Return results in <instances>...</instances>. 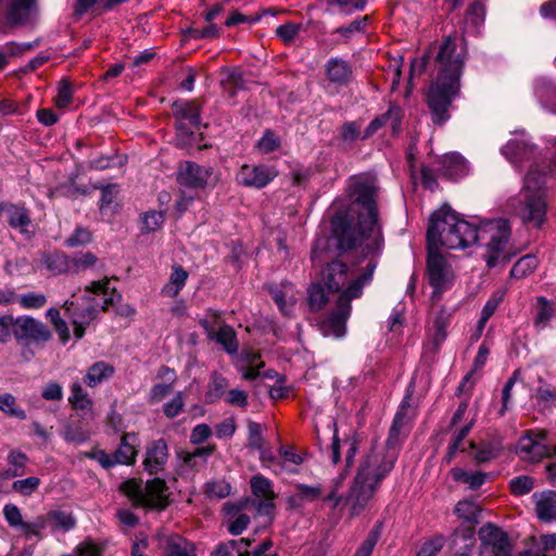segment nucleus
<instances>
[{"label":"nucleus","mask_w":556,"mask_h":556,"mask_svg":"<svg viewBox=\"0 0 556 556\" xmlns=\"http://www.w3.org/2000/svg\"><path fill=\"white\" fill-rule=\"evenodd\" d=\"M270 292L279 309L286 315L290 314L296 301L293 286L289 282H283L280 287L271 288Z\"/></svg>","instance_id":"29"},{"label":"nucleus","mask_w":556,"mask_h":556,"mask_svg":"<svg viewBox=\"0 0 556 556\" xmlns=\"http://www.w3.org/2000/svg\"><path fill=\"white\" fill-rule=\"evenodd\" d=\"M187 279L188 273L181 266H173L169 280L163 287L162 294L169 298L177 296L180 290L185 287Z\"/></svg>","instance_id":"34"},{"label":"nucleus","mask_w":556,"mask_h":556,"mask_svg":"<svg viewBox=\"0 0 556 556\" xmlns=\"http://www.w3.org/2000/svg\"><path fill=\"white\" fill-rule=\"evenodd\" d=\"M157 544L165 556H195V547L179 534L160 531L156 534Z\"/></svg>","instance_id":"18"},{"label":"nucleus","mask_w":556,"mask_h":556,"mask_svg":"<svg viewBox=\"0 0 556 556\" xmlns=\"http://www.w3.org/2000/svg\"><path fill=\"white\" fill-rule=\"evenodd\" d=\"M173 113L179 119L177 125L179 137L192 136V131H189L186 126V122H189L193 127L200 125V106L194 101H176L173 103Z\"/></svg>","instance_id":"17"},{"label":"nucleus","mask_w":556,"mask_h":556,"mask_svg":"<svg viewBox=\"0 0 556 556\" xmlns=\"http://www.w3.org/2000/svg\"><path fill=\"white\" fill-rule=\"evenodd\" d=\"M300 30L301 25L287 23L277 27L276 34L285 43H290L295 39Z\"/></svg>","instance_id":"61"},{"label":"nucleus","mask_w":556,"mask_h":556,"mask_svg":"<svg viewBox=\"0 0 556 556\" xmlns=\"http://www.w3.org/2000/svg\"><path fill=\"white\" fill-rule=\"evenodd\" d=\"M47 296L43 293L28 292L18 295L15 303L24 309H39L47 304Z\"/></svg>","instance_id":"45"},{"label":"nucleus","mask_w":556,"mask_h":556,"mask_svg":"<svg viewBox=\"0 0 556 556\" xmlns=\"http://www.w3.org/2000/svg\"><path fill=\"white\" fill-rule=\"evenodd\" d=\"M184 405H185V403H184L182 393L178 392L169 402H167L164 405L163 410H164L165 416L168 418H174V417L178 416L182 412Z\"/></svg>","instance_id":"63"},{"label":"nucleus","mask_w":556,"mask_h":556,"mask_svg":"<svg viewBox=\"0 0 556 556\" xmlns=\"http://www.w3.org/2000/svg\"><path fill=\"white\" fill-rule=\"evenodd\" d=\"M413 415L409 396H405L390 428L387 451L372 450L362 459L357 475L346 496V503L354 514H357L367 505L379 483L392 470L397 458L399 445L407 434L406 428Z\"/></svg>","instance_id":"3"},{"label":"nucleus","mask_w":556,"mask_h":556,"mask_svg":"<svg viewBox=\"0 0 556 556\" xmlns=\"http://www.w3.org/2000/svg\"><path fill=\"white\" fill-rule=\"evenodd\" d=\"M121 489L139 507L163 509L167 504L165 483L160 479L144 485L140 481L128 480L122 483Z\"/></svg>","instance_id":"6"},{"label":"nucleus","mask_w":556,"mask_h":556,"mask_svg":"<svg viewBox=\"0 0 556 556\" xmlns=\"http://www.w3.org/2000/svg\"><path fill=\"white\" fill-rule=\"evenodd\" d=\"M534 93L544 108L554 110L556 87L549 80L545 78L538 79L534 85Z\"/></svg>","instance_id":"35"},{"label":"nucleus","mask_w":556,"mask_h":556,"mask_svg":"<svg viewBox=\"0 0 556 556\" xmlns=\"http://www.w3.org/2000/svg\"><path fill=\"white\" fill-rule=\"evenodd\" d=\"M326 303L324 289L318 285H313L308 289V304L313 311H319Z\"/></svg>","instance_id":"59"},{"label":"nucleus","mask_w":556,"mask_h":556,"mask_svg":"<svg viewBox=\"0 0 556 556\" xmlns=\"http://www.w3.org/2000/svg\"><path fill=\"white\" fill-rule=\"evenodd\" d=\"M532 500L535 504L536 516L540 520L548 522L556 519L555 491L534 493Z\"/></svg>","instance_id":"23"},{"label":"nucleus","mask_w":556,"mask_h":556,"mask_svg":"<svg viewBox=\"0 0 556 556\" xmlns=\"http://www.w3.org/2000/svg\"><path fill=\"white\" fill-rule=\"evenodd\" d=\"M242 377L247 380H253L261 376V367L263 363L260 361V355L254 352H247L242 358Z\"/></svg>","instance_id":"38"},{"label":"nucleus","mask_w":556,"mask_h":556,"mask_svg":"<svg viewBox=\"0 0 556 556\" xmlns=\"http://www.w3.org/2000/svg\"><path fill=\"white\" fill-rule=\"evenodd\" d=\"M164 223V215L162 212H148L142 216V231L152 232L162 227Z\"/></svg>","instance_id":"51"},{"label":"nucleus","mask_w":556,"mask_h":556,"mask_svg":"<svg viewBox=\"0 0 556 556\" xmlns=\"http://www.w3.org/2000/svg\"><path fill=\"white\" fill-rule=\"evenodd\" d=\"M453 312L446 308L435 311L429 321L427 330V350L437 352L447 338V327L452 320Z\"/></svg>","instance_id":"13"},{"label":"nucleus","mask_w":556,"mask_h":556,"mask_svg":"<svg viewBox=\"0 0 556 556\" xmlns=\"http://www.w3.org/2000/svg\"><path fill=\"white\" fill-rule=\"evenodd\" d=\"M253 539L242 538L240 540H229L220 543L212 556H250L248 547L253 543Z\"/></svg>","instance_id":"28"},{"label":"nucleus","mask_w":556,"mask_h":556,"mask_svg":"<svg viewBox=\"0 0 556 556\" xmlns=\"http://www.w3.org/2000/svg\"><path fill=\"white\" fill-rule=\"evenodd\" d=\"M251 489L255 498H247L245 507L256 509L260 515H270L275 505V493L268 479L256 476L251 480Z\"/></svg>","instance_id":"12"},{"label":"nucleus","mask_w":556,"mask_h":556,"mask_svg":"<svg viewBox=\"0 0 556 556\" xmlns=\"http://www.w3.org/2000/svg\"><path fill=\"white\" fill-rule=\"evenodd\" d=\"M380 526H376L374 529H371L366 540L362 543L353 556H370L380 538Z\"/></svg>","instance_id":"49"},{"label":"nucleus","mask_w":556,"mask_h":556,"mask_svg":"<svg viewBox=\"0 0 556 556\" xmlns=\"http://www.w3.org/2000/svg\"><path fill=\"white\" fill-rule=\"evenodd\" d=\"M1 213H5L9 225L18 230L21 233L29 235V227L31 225L28 212L23 206H17L10 203L0 204Z\"/></svg>","instance_id":"22"},{"label":"nucleus","mask_w":556,"mask_h":556,"mask_svg":"<svg viewBox=\"0 0 556 556\" xmlns=\"http://www.w3.org/2000/svg\"><path fill=\"white\" fill-rule=\"evenodd\" d=\"M27 463V456L17 451H12L8 455V469L3 472L2 478L9 479V478H15L21 477L25 472V466Z\"/></svg>","instance_id":"37"},{"label":"nucleus","mask_w":556,"mask_h":556,"mask_svg":"<svg viewBox=\"0 0 556 556\" xmlns=\"http://www.w3.org/2000/svg\"><path fill=\"white\" fill-rule=\"evenodd\" d=\"M40 485V479L37 477H28L26 479L16 480L12 484V490L24 496L31 495Z\"/></svg>","instance_id":"50"},{"label":"nucleus","mask_w":556,"mask_h":556,"mask_svg":"<svg viewBox=\"0 0 556 556\" xmlns=\"http://www.w3.org/2000/svg\"><path fill=\"white\" fill-rule=\"evenodd\" d=\"M64 308L66 313L72 317V321L74 325V333L77 339H80L85 334V327L91 320L94 319L96 314L98 312L94 305L88 306L81 314H72V308L74 307V302L66 301L64 303Z\"/></svg>","instance_id":"27"},{"label":"nucleus","mask_w":556,"mask_h":556,"mask_svg":"<svg viewBox=\"0 0 556 556\" xmlns=\"http://www.w3.org/2000/svg\"><path fill=\"white\" fill-rule=\"evenodd\" d=\"M62 438L68 443L80 444L88 439V434L81 427L68 424L62 430Z\"/></svg>","instance_id":"54"},{"label":"nucleus","mask_w":556,"mask_h":556,"mask_svg":"<svg viewBox=\"0 0 556 556\" xmlns=\"http://www.w3.org/2000/svg\"><path fill=\"white\" fill-rule=\"evenodd\" d=\"M376 179L369 176L357 177L350 186L353 205L357 210V224L346 213L339 212L332 218L333 237L340 251L356 247L366 250V255L348 267L341 262H332L323 273V280L331 292H341L334 312L321 323L325 337L341 338L345 334V323L351 314V301L363 294V288L372 280L377 261L370 254L382 245V236L377 220L375 195Z\"/></svg>","instance_id":"1"},{"label":"nucleus","mask_w":556,"mask_h":556,"mask_svg":"<svg viewBox=\"0 0 556 556\" xmlns=\"http://www.w3.org/2000/svg\"><path fill=\"white\" fill-rule=\"evenodd\" d=\"M280 146L279 138L270 130L265 131L257 142V148L263 153H269L278 149Z\"/></svg>","instance_id":"62"},{"label":"nucleus","mask_w":556,"mask_h":556,"mask_svg":"<svg viewBox=\"0 0 556 556\" xmlns=\"http://www.w3.org/2000/svg\"><path fill=\"white\" fill-rule=\"evenodd\" d=\"M3 516L11 528L20 530L26 536L38 535L47 522L45 517H38L34 522L24 521L20 508L11 503L4 505Z\"/></svg>","instance_id":"16"},{"label":"nucleus","mask_w":556,"mask_h":556,"mask_svg":"<svg viewBox=\"0 0 556 556\" xmlns=\"http://www.w3.org/2000/svg\"><path fill=\"white\" fill-rule=\"evenodd\" d=\"M13 334L16 340L26 343L48 342L52 337L50 329L45 323L29 315L15 318Z\"/></svg>","instance_id":"9"},{"label":"nucleus","mask_w":556,"mask_h":556,"mask_svg":"<svg viewBox=\"0 0 556 556\" xmlns=\"http://www.w3.org/2000/svg\"><path fill=\"white\" fill-rule=\"evenodd\" d=\"M91 241V233L88 229L78 227L75 231L65 240V245L68 248L83 247Z\"/></svg>","instance_id":"56"},{"label":"nucleus","mask_w":556,"mask_h":556,"mask_svg":"<svg viewBox=\"0 0 556 556\" xmlns=\"http://www.w3.org/2000/svg\"><path fill=\"white\" fill-rule=\"evenodd\" d=\"M466 49L463 40L448 36L437 55L439 75L428 92V105L435 124H443L450 117L447 110L459 91V78L464 66Z\"/></svg>","instance_id":"4"},{"label":"nucleus","mask_w":556,"mask_h":556,"mask_svg":"<svg viewBox=\"0 0 556 556\" xmlns=\"http://www.w3.org/2000/svg\"><path fill=\"white\" fill-rule=\"evenodd\" d=\"M455 514L468 522L477 523L480 507L472 501H460L455 507Z\"/></svg>","instance_id":"44"},{"label":"nucleus","mask_w":556,"mask_h":556,"mask_svg":"<svg viewBox=\"0 0 556 556\" xmlns=\"http://www.w3.org/2000/svg\"><path fill=\"white\" fill-rule=\"evenodd\" d=\"M510 227L506 219L486 222L479 227L460 218L448 206H442L430 218L428 244L447 249H465L476 242L484 247L488 267L504 266L515 255L508 244Z\"/></svg>","instance_id":"2"},{"label":"nucleus","mask_w":556,"mask_h":556,"mask_svg":"<svg viewBox=\"0 0 556 556\" xmlns=\"http://www.w3.org/2000/svg\"><path fill=\"white\" fill-rule=\"evenodd\" d=\"M367 16L352 21L348 26L339 27L336 33L342 35L344 38L350 39L356 34H362L367 25Z\"/></svg>","instance_id":"52"},{"label":"nucleus","mask_w":556,"mask_h":556,"mask_svg":"<svg viewBox=\"0 0 556 556\" xmlns=\"http://www.w3.org/2000/svg\"><path fill=\"white\" fill-rule=\"evenodd\" d=\"M113 372V366L105 362H97L88 368L85 382L88 387L94 388L111 378Z\"/></svg>","instance_id":"32"},{"label":"nucleus","mask_w":556,"mask_h":556,"mask_svg":"<svg viewBox=\"0 0 556 556\" xmlns=\"http://www.w3.org/2000/svg\"><path fill=\"white\" fill-rule=\"evenodd\" d=\"M479 556H511V543L505 531L493 523L483 525L478 531Z\"/></svg>","instance_id":"8"},{"label":"nucleus","mask_w":556,"mask_h":556,"mask_svg":"<svg viewBox=\"0 0 556 556\" xmlns=\"http://www.w3.org/2000/svg\"><path fill=\"white\" fill-rule=\"evenodd\" d=\"M443 176L458 178L467 174L468 166L466 160L458 153H447L442 157L439 168Z\"/></svg>","instance_id":"26"},{"label":"nucleus","mask_w":556,"mask_h":556,"mask_svg":"<svg viewBox=\"0 0 556 556\" xmlns=\"http://www.w3.org/2000/svg\"><path fill=\"white\" fill-rule=\"evenodd\" d=\"M0 410L20 420H24L26 418L25 410L16 405L15 397L10 393L0 395Z\"/></svg>","instance_id":"46"},{"label":"nucleus","mask_w":556,"mask_h":556,"mask_svg":"<svg viewBox=\"0 0 556 556\" xmlns=\"http://www.w3.org/2000/svg\"><path fill=\"white\" fill-rule=\"evenodd\" d=\"M555 307L552 303H549L544 298H539L536 306L535 327H546L549 320L555 316Z\"/></svg>","instance_id":"42"},{"label":"nucleus","mask_w":556,"mask_h":556,"mask_svg":"<svg viewBox=\"0 0 556 556\" xmlns=\"http://www.w3.org/2000/svg\"><path fill=\"white\" fill-rule=\"evenodd\" d=\"M177 181L181 186L198 189L215 182L216 176L214 175L212 167H205L197 163L186 161L178 167Z\"/></svg>","instance_id":"11"},{"label":"nucleus","mask_w":556,"mask_h":556,"mask_svg":"<svg viewBox=\"0 0 556 556\" xmlns=\"http://www.w3.org/2000/svg\"><path fill=\"white\" fill-rule=\"evenodd\" d=\"M48 520L54 529L62 530L64 532L74 529L76 526V519L74 516L71 513L62 510L50 511L48 514Z\"/></svg>","instance_id":"40"},{"label":"nucleus","mask_w":556,"mask_h":556,"mask_svg":"<svg viewBox=\"0 0 556 556\" xmlns=\"http://www.w3.org/2000/svg\"><path fill=\"white\" fill-rule=\"evenodd\" d=\"M402 109L396 104H390L389 110L370 122L363 131V139L371 137L383 125H390L393 132H397L402 121Z\"/></svg>","instance_id":"20"},{"label":"nucleus","mask_w":556,"mask_h":556,"mask_svg":"<svg viewBox=\"0 0 556 556\" xmlns=\"http://www.w3.org/2000/svg\"><path fill=\"white\" fill-rule=\"evenodd\" d=\"M72 87L67 79H62L58 86V94L55 98V105L59 109L66 108L72 101Z\"/></svg>","instance_id":"57"},{"label":"nucleus","mask_w":556,"mask_h":556,"mask_svg":"<svg viewBox=\"0 0 556 556\" xmlns=\"http://www.w3.org/2000/svg\"><path fill=\"white\" fill-rule=\"evenodd\" d=\"M224 509L226 513L227 530L232 535L241 534L248 528L251 516L258 515L256 509L245 507V501L233 504L226 503Z\"/></svg>","instance_id":"14"},{"label":"nucleus","mask_w":556,"mask_h":556,"mask_svg":"<svg viewBox=\"0 0 556 556\" xmlns=\"http://www.w3.org/2000/svg\"><path fill=\"white\" fill-rule=\"evenodd\" d=\"M138 438L135 433H127L123 435L122 442L114 453L117 464L130 465L134 463L137 455Z\"/></svg>","instance_id":"30"},{"label":"nucleus","mask_w":556,"mask_h":556,"mask_svg":"<svg viewBox=\"0 0 556 556\" xmlns=\"http://www.w3.org/2000/svg\"><path fill=\"white\" fill-rule=\"evenodd\" d=\"M510 490L515 495H525L532 491L534 483L528 476H519L510 480Z\"/></svg>","instance_id":"55"},{"label":"nucleus","mask_w":556,"mask_h":556,"mask_svg":"<svg viewBox=\"0 0 556 556\" xmlns=\"http://www.w3.org/2000/svg\"><path fill=\"white\" fill-rule=\"evenodd\" d=\"M330 5H336L344 14H351L357 10L364 9L367 0H329Z\"/></svg>","instance_id":"58"},{"label":"nucleus","mask_w":556,"mask_h":556,"mask_svg":"<svg viewBox=\"0 0 556 556\" xmlns=\"http://www.w3.org/2000/svg\"><path fill=\"white\" fill-rule=\"evenodd\" d=\"M538 266V260L533 255H526L519 258L510 270V276L517 279L526 277Z\"/></svg>","instance_id":"43"},{"label":"nucleus","mask_w":556,"mask_h":556,"mask_svg":"<svg viewBox=\"0 0 556 556\" xmlns=\"http://www.w3.org/2000/svg\"><path fill=\"white\" fill-rule=\"evenodd\" d=\"M216 341L224 346V349L232 354L238 351V342L236 339L235 330L227 325L222 326L214 336Z\"/></svg>","instance_id":"41"},{"label":"nucleus","mask_w":556,"mask_h":556,"mask_svg":"<svg viewBox=\"0 0 556 556\" xmlns=\"http://www.w3.org/2000/svg\"><path fill=\"white\" fill-rule=\"evenodd\" d=\"M35 9L36 0H12L8 12V21L12 24L25 23Z\"/></svg>","instance_id":"31"},{"label":"nucleus","mask_w":556,"mask_h":556,"mask_svg":"<svg viewBox=\"0 0 556 556\" xmlns=\"http://www.w3.org/2000/svg\"><path fill=\"white\" fill-rule=\"evenodd\" d=\"M484 20V8L481 3H472L466 14L465 30L467 33H477Z\"/></svg>","instance_id":"39"},{"label":"nucleus","mask_w":556,"mask_h":556,"mask_svg":"<svg viewBox=\"0 0 556 556\" xmlns=\"http://www.w3.org/2000/svg\"><path fill=\"white\" fill-rule=\"evenodd\" d=\"M222 75V83L225 85V88L232 89L230 90L231 96L235 94V89L243 88V77L239 70L225 68L223 70Z\"/></svg>","instance_id":"48"},{"label":"nucleus","mask_w":556,"mask_h":556,"mask_svg":"<svg viewBox=\"0 0 556 556\" xmlns=\"http://www.w3.org/2000/svg\"><path fill=\"white\" fill-rule=\"evenodd\" d=\"M532 151L533 147L525 131H516L515 138L502 148V154L511 163L527 160Z\"/></svg>","instance_id":"19"},{"label":"nucleus","mask_w":556,"mask_h":556,"mask_svg":"<svg viewBox=\"0 0 556 556\" xmlns=\"http://www.w3.org/2000/svg\"><path fill=\"white\" fill-rule=\"evenodd\" d=\"M325 68L327 79L334 85L343 86L352 79L353 71L351 65L340 58L328 60Z\"/></svg>","instance_id":"25"},{"label":"nucleus","mask_w":556,"mask_h":556,"mask_svg":"<svg viewBox=\"0 0 556 556\" xmlns=\"http://www.w3.org/2000/svg\"><path fill=\"white\" fill-rule=\"evenodd\" d=\"M277 172L266 165H243L237 174V181L245 187L263 188L268 185Z\"/></svg>","instance_id":"15"},{"label":"nucleus","mask_w":556,"mask_h":556,"mask_svg":"<svg viewBox=\"0 0 556 556\" xmlns=\"http://www.w3.org/2000/svg\"><path fill=\"white\" fill-rule=\"evenodd\" d=\"M168 457L167 444L164 440H157L147 450L143 462L144 469L153 475L157 473L165 465Z\"/></svg>","instance_id":"24"},{"label":"nucleus","mask_w":556,"mask_h":556,"mask_svg":"<svg viewBox=\"0 0 556 556\" xmlns=\"http://www.w3.org/2000/svg\"><path fill=\"white\" fill-rule=\"evenodd\" d=\"M427 274L429 283L433 288L431 300L439 301L441 294L452 287L455 275L451 265L439 253V248L431 244H428Z\"/></svg>","instance_id":"7"},{"label":"nucleus","mask_w":556,"mask_h":556,"mask_svg":"<svg viewBox=\"0 0 556 556\" xmlns=\"http://www.w3.org/2000/svg\"><path fill=\"white\" fill-rule=\"evenodd\" d=\"M86 291L98 295H103V311H105L115 301L121 299V294L116 292V289L110 287L109 278L100 281H93L90 286L86 287Z\"/></svg>","instance_id":"33"},{"label":"nucleus","mask_w":556,"mask_h":556,"mask_svg":"<svg viewBox=\"0 0 556 556\" xmlns=\"http://www.w3.org/2000/svg\"><path fill=\"white\" fill-rule=\"evenodd\" d=\"M504 295H505V291L504 290H502V289L496 290L491 295V298L486 301V303L484 304V306L482 308V312H481V317H480V319L478 321L477 338H479L480 334L482 333V331H483V329L485 327V324L488 323L490 317L494 314V312L496 311L498 304L503 301Z\"/></svg>","instance_id":"36"},{"label":"nucleus","mask_w":556,"mask_h":556,"mask_svg":"<svg viewBox=\"0 0 556 556\" xmlns=\"http://www.w3.org/2000/svg\"><path fill=\"white\" fill-rule=\"evenodd\" d=\"M501 451L500 445L496 444H484L476 453V459L479 463H485L495 458Z\"/></svg>","instance_id":"64"},{"label":"nucleus","mask_w":556,"mask_h":556,"mask_svg":"<svg viewBox=\"0 0 556 556\" xmlns=\"http://www.w3.org/2000/svg\"><path fill=\"white\" fill-rule=\"evenodd\" d=\"M545 175L536 166L528 170L517 198L510 201L514 213L526 224L540 227L545 222L547 204L545 201Z\"/></svg>","instance_id":"5"},{"label":"nucleus","mask_w":556,"mask_h":556,"mask_svg":"<svg viewBox=\"0 0 556 556\" xmlns=\"http://www.w3.org/2000/svg\"><path fill=\"white\" fill-rule=\"evenodd\" d=\"M68 402L72 407L79 413L83 419H91L93 417V401L84 390L79 381L72 383Z\"/></svg>","instance_id":"21"},{"label":"nucleus","mask_w":556,"mask_h":556,"mask_svg":"<svg viewBox=\"0 0 556 556\" xmlns=\"http://www.w3.org/2000/svg\"><path fill=\"white\" fill-rule=\"evenodd\" d=\"M445 539L442 535H435L426 541L419 548L417 556H435L444 546Z\"/></svg>","instance_id":"53"},{"label":"nucleus","mask_w":556,"mask_h":556,"mask_svg":"<svg viewBox=\"0 0 556 556\" xmlns=\"http://www.w3.org/2000/svg\"><path fill=\"white\" fill-rule=\"evenodd\" d=\"M79 556H101L104 545L96 543L91 539H86L77 545Z\"/></svg>","instance_id":"60"},{"label":"nucleus","mask_w":556,"mask_h":556,"mask_svg":"<svg viewBox=\"0 0 556 556\" xmlns=\"http://www.w3.org/2000/svg\"><path fill=\"white\" fill-rule=\"evenodd\" d=\"M340 137L345 143H353L356 140L363 139V131L361 130V123L358 122H346L342 125Z\"/></svg>","instance_id":"47"},{"label":"nucleus","mask_w":556,"mask_h":556,"mask_svg":"<svg viewBox=\"0 0 556 556\" xmlns=\"http://www.w3.org/2000/svg\"><path fill=\"white\" fill-rule=\"evenodd\" d=\"M556 453V446L547 445L545 433L542 431H531L522 437L517 446V454L522 460L534 463L543 457Z\"/></svg>","instance_id":"10"}]
</instances>
